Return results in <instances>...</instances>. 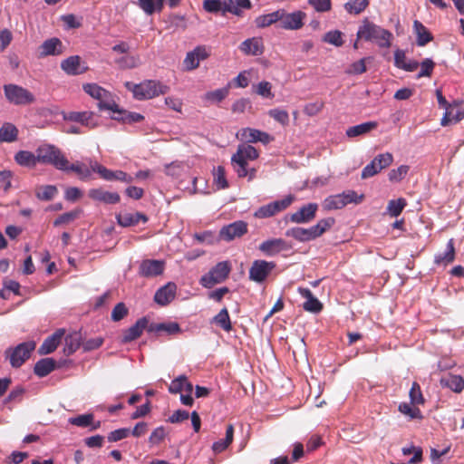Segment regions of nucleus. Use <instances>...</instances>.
<instances>
[{
	"label": "nucleus",
	"mask_w": 464,
	"mask_h": 464,
	"mask_svg": "<svg viewBox=\"0 0 464 464\" xmlns=\"http://www.w3.org/2000/svg\"><path fill=\"white\" fill-rule=\"evenodd\" d=\"M356 35L358 39L373 42L381 48L390 47L392 39V34L389 30L377 25L367 18L359 26Z\"/></svg>",
	"instance_id": "f257e3e1"
},
{
	"label": "nucleus",
	"mask_w": 464,
	"mask_h": 464,
	"mask_svg": "<svg viewBox=\"0 0 464 464\" xmlns=\"http://www.w3.org/2000/svg\"><path fill=\"white\" fill-rule=\"evenodd\" d=\"M125 87L132 92L133 97L139 101L152 99L169 91L168 85L156 80H145L137 84L126 82Z\"/></svg>",
	"instance_id": "f03ea898"
},
{
	"label": "nucleus",
	"mask_w": 464,
	"mask_h": 464,
	"mask_svg": "<svg viewBox=\"0 0 464 464\" xmlns=\"http://www.w3.org/2000/svg\"><path fill=\"white\" fill-rule=\"evenodd\" d=\"M36 160L39 163L53 166L60 170L66 163V157L62 150L53 144H42L36 150Z\"/></svg>",
	"instance_id": "7ed1b4c3"
},
{
	"label": "nucleus",
	"mask_w": 464,
	"mask_h": 464,
	"mask_svg": "<svg viewBox=\"0 0 464 464\" xmlns=\"http://www.w3.org/2000/svg\"><path fill=\"white\" fill-rule=\"evenodd\" d=\"M230 271L229 261L218 262L201 276L199 283L205 288H212L215 285L223 283L228 277Z\"/></svg>",
	"instance_id": "20e7f679"
},
{
	"label": "nucleus",
	"mask_w": 464,
	"mask_h": 464,
	"mask_svg": "<svg viewBox=\"0 0 464 464\" xmlns=\"http://www.w3.org/2000/svg\"><path fill=\"white\" fill-rule=\"evenodd\" d=\"M34 341H27L19 343L15 347H9L5 353L9 358L10 364L13 368H20L24 362L30 358L32 352L35 349Z\"/></svg>",
	"instance_id": "39448f33"
},
{
	"label": "nucleus",
	"mask_w": 464,
	"mask_h": 464,
	"mask_svg": "<svg viewBox=\"0 0 464 464\" xmlns=\"http://www.w3.org/2000/svg\"><path fill=\"white\" fill-rule=\"evenodd\" d=\"M4 92L6 100L14 105H27L34 102V95L27 89L16 84H5Z\"/></svg>",
	"instance_id": "423d86ee"
},
{
	"label": "nucleus",
	"mask_w": 464,
	"mask_h": 464,
	"mask_svg": "<svg viewBox=\"0 0 464 464\" xmlns=\"http://www.w3.org/2000/svg\"><path fill=\"white\" fill-rule=\"evenodd\" d=\"M90 167L92 168V170L99 176L106 180V181H121L127 184L132 183L134 180V178L128 174L127 172L117 169V170H111L104 167L103 165L100 164L96 160H89Z\"/></svg>",
	"instance_id": "0eeeda50"
},
{
	"label": "nucleus",
	"mask_w": 464,
	"mask_h": 464,
	"mask_svg": "<svg viewBox=\"0 0 464 464\" xmlns=\"http://www.w3.org/2000/svg\"><path fill=\"white\" fill-rule=\"evenodd\" d=\"M193 390L194 387L186 375H179L169 386V392L175 394L180 393V401L188 406L193 403Z\"/></svg>",
	"instance_id": "6e6552de"
},
{
	"label": "nucleus",
	"mask_w": 464,
	"mask_h": 464,
	"mask_svg": "<svg viewBox=\"0 0 464 464\" xmlns=\"http://www.w3.org/2000/svg\"><path fill=\"white\" fill-rule=\"evenodd\" d=\"M293 195H287L282 199L275 200L266 205L261 206L254 213L256 218H267L275 216L276 214L286 209L294 201Z\"/></svg>",
	"instance_id": "1a4fd4ad"
},
{
	"label": "nucleus",
	"mask_w": 464,
	"mask_h": 464,
	"mask_svg": "<svg viewBox=\"0 0 464 464\" xmlns=\"http://www.w3.org/2000/svg\"><path fill=\"white\" fill-rule=\"evenodd\" d=\"M276 267V264L273 261L256 259L249 268L248 278L253 282L262 284Z\"/></svg>",
	"instance_id": "9d476101"
},
{
	"label": "nucleus",
	"mask_w": 464,
	"mask_h": 464,
	"mask_svg": "<svg viewBox=\"0 0 464 464\" xmlns=\"http://www.w3.org/2000/svg\"><path fill=\"white\" fill-rule=\"evenodd\" d=\"M258 150L250 144H242L237 147V152L231 157V163L233 166L239 165L240 170L243 175L246 174L244 171V164L247 163V160H255L258 159Z\"/></svg>",
	"instance_id": "9b49d317"
},
{
	"label": "nucleus",
	"mask_w": 464,
	"mask_h": 464,
	"mask_svg": "<svg viewBox=\"0 0 464 464\" xmlns=\"http://www.w3.org/2000/svg\"><path fill=\"white\" fill-rule=\"evenodd\" d=\"M292 248V244L283 238H269L258 246V250L266 256H275L283 251H289Z\"/></svg>",
	"instance_id": "f8f14e48"
},
{
	"label": "nucleus",
	"mask_w": 464,
	"mask_h": 464,
	"mask_svg": "<svg viewBox=\"0 0 464 464\" xmlns=\"http://www.w3.org/2000/svg\"><path fill=\"white\" fill-rule=\"evenodd\" d=\"M203 9L210 14L221 12L222 14L226 13L238 14L239 13L237 8L234 7V0H204Z\"/></svg>",
	"instance_id": "ddd939ff"
},
{
	"label": "nucleus",
	"mask_w": 464,
	"mask_h": 464,
	"mask_svg": "<svg viewBox=\"0 0 464 464\" xmlns=\"http://www.w3.org/2000/svg\"><path fill=\"white\" fill-rule=\"evenodd\" d=\"M318 208V204L314 202L303 205L290 215V221L295 224H307L315 218Z\"/></svg>",
	"instance_id": "4468645a"
},
{
	"label": "nucleus",
	"mask_w": 464,
	"mask_h": 464,
	"mask_svg": "<svg viewBox=\"0 0 464 464\" xmlns=\"http://www.w3.org/2000/svg\"><path fill=\"white\" fill-rule=\"evenodd\" d=\"M150 321L147 316H143L136 321V323L129 327L128 329L123 330L121 335V343H129L136 339H138L146 330L149 333Z\"/></svg>",
	"instance_id": "2eb2a0df"
},
{
	"label": "nucleus",
	"mask_w": 464,
	"mask_h": 464,
	"mask_svg": "<svg viewBox=\"0 0 464 464\" xmlns=\"http://www.w3.org/2000/svg\"><path fill=\"white\" fill-rule=\"evenodd\" d=\"M247 232V224L245 221H235L224 226L219 231V237L225 241H231L240 237Z\"/></svg>",
	"instance_id": "dca6fc26"
},
{
	"label": "nucleus",
	"mask_w": 464,
	"mask_h": 464,
	"mask_svg": "<svg viewBox=\"0 0 464 464\" xmlns=\"http://www.w3.org/2000/svg\"><path fill=\"white\" fill-rule=\"evenodd\" d=\"M305 16L306 14L302 11L288 14L284 9L279 27L285 30H298L303 27Z\"/></svg>",
	"instance_id": "f3484780"
},
{
	"label": "nucleus",
	"mask_w": 464,
	"mask_h": 464,
	"mask_svg": "<svg viewBox=\"0 0 464 464\" xmlns=\"http://www.w3.org/2000/svg\"><path fill=\"white\" fill-rule=\"evenodd\" d=\"M40 57L57 56L63 53L65 47L57 37H52L43 42L39 47Z\"/></svg>",
	"instance_id": "a211bd4d"
},
{
	"label": "nucleus",
	"mask_w": 464,
	"mask_h": 464,
	"mask_svg": "<svg viewBox=\"0 0 464 464\" xmlns=\"http://www.w3.org/2000/svg\"><path fill=\"white\" fill-rule=\"evenodd\" d=\"M165 263L162 260L145 259L139 267V274L144 277H153L163 273Z\"/></svg>",
	"instance_id": "6ab92c4d"
},
{
	"label": "nucleus",
	"mask_w": 464,
	"mask_h": 464,
	"mask_svg": "<svg viewBox=\"0 0 464 464\" xmlns=\"http://www.w3.org/2000/svg\"><path fill=\"white\" fill-rule=\"evenodd\" d=\"M176 291V284L169 282L156 291L154 295V302L160 306L168 305L175 299Z\"/></svg>",
	"instance_id": "aec40b11"
},
{
	"label": "nucleus",
	"mask_w": 464,
	"mask_h": 464,
	"mask_svg": "<svg viewBox=\"0 0 464 464\" xmlns=\"http://www.w3.org/2000/svg\"><path fill=\"white\" fill-rule=\"evenodd\" d=\"M88 197L93 201L109 205H114L121 201L119 193L105 191L102 188H91L88 191Z\"/></svg>",
	"instance_id": "412c9836"
},
{
	"label": "nucleus",
	"mask_w": 464,
	"mask_h": 464,
	"mask_svg": "<svg viewBox=\"0 0 464 464\" xmlns=\"http://www.w3.org/2000/svg\"><path fill=\"white\" fill-rule=\"evenodd\" d=\"M65 334V330L60 328L56 330L52 335L48 336L41 344L38 353L41 355L50 354L56 350Z\"/></svg>",
	"instance_id": "4be33fe9"
},
{
	"label": "nucleus",
	"mask_w": 464,
	"mask_h": 464,
	"mask_svg": "<svg viewBox=\"0 0 464 464\" xmlns=\"http://www.w3.org/2000/svg\"><path fill=\"white\" fill-rule=\"evenodd\" d=\"M82 58L79 55H72L61 63V69L68 75H79L87 71L86 66H82Z\"/></svg>",
	"instance_id": "5701e85b"
},
{
	"label": "nucleus",
	"mask_w": 464,
	"mask_h": 464,
	"mask_svg": "<svg viewBox=\"0 0 464 464\" xmlns=\"http://www.w3.org/2000/svg\"><path fill=\"white\" fill-rule=\"evenodd\" d=\"M94 113L92 111H69L63 112V119L66 121L78 122L89 128H94L95 123L92 122Z\"/></svg>",
	"instance_id": "b1692460"
},
{
	"label": "nucleus",
	"mask_w": 464,
	"mask_h": 464,
	"mask_svg": "<svg viewBox=\"0 0 464 464\" xmlns=\"http://www.w3.org/2000/svg\"><path fill=\"white\" fill-rule=\"evenodd\" d=\"M60 170L64 172H75L78 175V178L82 181H88L92 179V168H88L85 163L82 161H76L74 163H70L66 159V163L63 166V169Z\"/></svg>",
	"instance_id": "393cba45"
},
{
	"label": "nucleus",
	"mask_w": 464,
	"mask_h": 464,
	"mask_svg": "<svg viewBox=\"0 0 464 464\" xmlns=\"http://www.w3.org/2000/svg\"><path fill=\"white\" fill-rule=\"evenodd\" d=\"M208 53L205 46H197L193 51L188 52L184 59V65L187 70L191 71L198 67L199 62L208 58Z\"/></svg>",
	"instance_id": "a878e982"
},
{
	"label": "nucleus",
	"mask_w": 464,
	"mask_h": 464,
	"mask_svg": "<svg viewBox=\"0 0 464 464\" xmlns=\"http://www.w3.org/2000/svg\"><path fill=\"white\" fill-rule=\"evenodd\" d=\"M161 333H165L167 335H176L181 334L182 330L177 322L150 323L149 334L160 335Z\"/></svg>",
	"instance_id": "bb28decb"
},
{
	"label": "nucleus",
	"mask_w": 464,
	"mask_h": 464,
	"mask_svg": "<svg viewBox=\"0 0 464 464\" xmlns=\"http://www.w3.org/2000/svg\"><path fill=\"white\" fill-rule=\"evenodd\" d=\"M116 219L118 224L122 227L136 226L140 221L146 223L149 220L148 217L141 212L120 213L116 215Z\"/></svg>",
	"instance_id": "cd10ccee"
},
{
	"label": "nucleus",
	"mask_w": 464,
	"mask_h": 464,
	"mask_svg": "<svg viewBox=\"0 0 464 464\" xmlns=\"http://www.w3.org/2000/svg\"><path fill=\"white\" fill-rule=\"evenodd\" d=\"M57 367V362L54 359L50 357L43 358L34 364V372L36 376L43 378L47 376Z\"/></svg>",
	"instance_id": "c85d7f7f"
},
{
	"label": "nucleus",
	"mask_w": 464,
	"mask_h": 464,
	"mask_svg": "<svg viewBox=\"0 0 464 464\" xmlns=\"http://www.w3.org/2000/svg\"><path fill=\"white\" fill-rule=\"evenodd\" d=\"M413 32L416 34V44L418 46H425L433 40L432 34L419 20L413 22Z\"/></svg>",
	"instance_id": "c756f323"
},
{
	"label": "nucleus",
	"mask_w": 464,
	"mask_h": 464,
	"mask_svg": "<svg viewBox=\"0 0 464 464\" xmlns=\"http://www.w3.org/2000/svg\"><path fill=\"white\" fill-rule=\"evenodd\" d=\"M285 236L293 237L299 242H308L316 239L312 227L309 228H304L301 227L289 228L285 231Z\"/></svg>",
	"instance_id": "7c9ffc66"
},
{
	"label": "nucleus",
	"mask_w": 464,
	"mask_h": 464,
	"mask_svg": "<svg viewBox=\"0 0 464 464\" xmlns=\"http://www.w3.org/2000/svg\"><path fill=\"white\" fill-rule=\"evenodd\" d=\"M64 341L63 353L67 356L73 354L82 345L81 332L74 331L69 334Z\"/></svg>",
	"instance_id": "2f4dec72"
},
{
	"label": "nucleus",
	"mask_w": 464,
	"mask_h": 464,
	"mask_svg": "<svg viewBox=\"0 0 464 464\" xmlns=\"http://www.w3.org/2000/svg\"><path fill=\"white\" fill-rule=\"evenodd\" d=\"M455 259V247L453 239H450L444 253H439L434 257V263L438 266H447Z\"/></svg>",
	"instance_id": "473e14b6"
},
{
	"label": "nucleus",
	"mask_w": 464,
	"mask_h": 464,
	"mask_svg": "<svg viewBox=\"0 0 464 464\" xmlns=\"http://www.w3.org/2000/svg\"><path fill=\"white\" fill-rule=\"evenodd\" d=\"M282 14H284V9H278L270 14L259 15L255 19L256 26L257 28H266L276 22H280Z\"/></svg>",
	"instance_id": "72a5a7b5"
},
{
	"label": "nucleus",
	"mask_w": 464,
	"mask_h": 464,
	"mask_svg": "<svg viewBox=\"0 0 464 464\" xmlns=\"http://www.w3.org/2000/svg\"><path fill=\"white\" fill-rule=\"evenodd\" d=\"M239 49L246 54L260 55L264 47L259 39L249 38L241 43Z\"/></svg>",
	"instance_id": "f704fd0d"
},
{
	"label": "nucleus",
	"mask_w": 464,
	"mask_h": 464,
	"mask_svg": "<svg viewBox=\"0 0 464 464\" xmlns=\"http://www.w3.org/2000/svg\"><path fill=\"white\" fill-rule=\"evenodd\" d=\"M440 384L455 392L464 389V379L460 375L448 374L440 379Z\"/></svg>",
	"instance_id": "c9c22d12"
},
{
	"label": "nucleus",
	"mask_w": 464,
	"mask_h": 464,
	"mask_svg": "<svg viewBox=\"0 0 464 464\" xmlns=\"http://www.w3.org/2000/svg\"><path fill=\"white\" fill-rule=\"evenodd\" d=\"M15 162L26 168H34L38 163V160H36V152H31L28 150H19L14 155Z\"/></svg>",
	"instance_id": "e433bc0d"
},
{
	"label": "nucleus",
	"mask_w": 464,
	"mask_h": 464,
	"mask_svg": "<svg viewBox=\"0 0 464 464\" xmlns=\"http://www.w3.org/2000/svg\"><path fill=\"white\" fill-rule=\"evenodd\" d=\"M378 123L376 121H367L355 126L349 127L346 130V136L349 138L358 137L370 132L376 129Z\"/></svg>",
	"instance_id": "4c0bfd02"
},
{
	"label": "nucleus",
	"mask_w": 464,
	"mask_h": 464,
	"mask_svg": "<svg viewBox=\"0 0 464 464\" xmlns=\"http://www.w3.org/2000/svg\"><path fill=\"white\" fill-rule=\"evenodd\" d=\"M18 129L11 122H5L0 128V142H14L17 140Z\"/></svg>",
	"instance_id": "58836bf2"
},
{
	"label": "nucleus",
	"mask_w": 464,
	"mask_h": 464,
	"mask_svg": "<svg viewBox=\"0 0 464 464\" xmlns=\"http://www.w3.org/2000/svg\"><path fill=\"white\" fill-rule=\"evenodd\" d=\"M165 0H138V5L148 15L160 13L163 9Z\"/></svg>",
	"instance_id": "ea45409f"
},
{
	"label": "nucleus",
	"mask_w": 464,
	"mask_h": 464,
	"mask_svg": "<svg viewBox=\"0 0 464 464\" xmlns=\"http://www.w3.org/2000/svg\"><path fill=\"white\" fill-rule=\"evenodd\" d=\"M82 89L91 97L98 100L99 102L101 101H106L105 98L110 96V92L97 83H85Z\"/></svg>",
	"instance_id": "a19ab883"
},
{
	"label": "nucleus",
	"mask_w": 464,
	"mask_h": 464,
	"mask_svg": "<svg viewBox=\"0 0 464 464\" xmlns=\"http://www.w3.org/2000/svg\"><path fill=\"white\" fill-rule=\"evenodd\" d=\"M212 323L217 324L226 332H230L232 330L229 314L226 307L221 309L219 313L213 317Z\"/></svg>",
	"instance_id": "79ce46f5"
},
{
	"label": "nucleus",
	"mask_w": 464,
	"mask_h": 464,
	"mask_svg": "<svg viewBox=\"0 0 464 464\" xmlns=\"http://www.w3.org/2000/svg\"><path fill=\"white\" fill-rule=\"evenodd\" d=\"M445 111H448L453 123H458L464 118V102L456 100Z\"/></svg>",
	"instance_id": "37998d69"
},
{
	"label": "nucleus",
	"mask_w": 464,
	"mask_h": 464,
	"mask_svg": "<svg viewBox=\"0 0 464 464\" xmlns=\"http://www.w3.org/2000/svg\"><path fill=\"white\" fill-rule=\"evenodd\" d=\"M335 224V218L329 217L320 219L315 225L312 226L315 238L321 237Z\"/></svg>",
	"instance_id": "c03bdc74"
},
{
	"label": "nucleus",
	"mask_w": 464,
	"mask_h": 464,
	"mask_svg": "<svg viewBox=\"0 0 464 464\" xmlns=\"http://www.w3.org/2000/svg\"><path fill=\"white\" fill-rule=\"evenodd\" d=\"M98 108L100 111L108 110L113 112L111 119L115 121L116 117H124L123 112H127L126 110H123L119 107V105L112 100L111 101H101L98 102Z\"/></svg>",
	"instance_id": "a18cd8bd"
},
{
	"label": "nucleus",
	"mask_w": 464,
	"mask_h": 464,
	"mask_svg": "<svg viewBox=\"0 0 464 464\" xmlns=\"http://www.w3.org/2000/svg\"><path fill=\"white\" fill-rule=\"evenodd\" d=\"M344 207L345 202L342 198L341 194L328 196L323 202V208L325 210L341 209Z\"/></svg>",
	"instance_id": "49530a36"
},
{
	"label": "nucleus",
	"mask_w": 464,
	"mask_h": 464,
	"mask_svg": "<svg viewBox=\"0 0 464 464\" xmlns=\"http://www.w3.org/2000/svg\"><path fill=\"white\" fill-rule=\"evenodd\" d=\"M57 193L58 189L54 185H45L36 189L35 196L40 200L49 201L52 200Z\"/></svg>",
	"instance_id": "de8ad7c7"
},
{
	"label": "nucleus",
	"mask_w": 464,
	"mask_h": 464,
	"mask_svg": "<svg viewBox=\"0 0 464 464\" xmlns=\"http://www.w3.org/2000/svg\"><path fill=\"white\" fill-rule=\"evenodd\" d=\"M229 93V86L210 91L205 93L204 99L212 103L221 102Z\"/></svg>",
	"instance_id": "09e8293b"
},
{
	"label": "nucleus",
	"mask_w": 464,
	"mask_h": 464,
	"mask_svg": "<svg viewBox=\"0 0 464 464\" xmlns=\"http://www.w3.org/2000/svg\"><path fill=\"white\" fill-rule=\"evenodd\" d=\"M369 5V0H350L344 5L349 14H359Z\"/></svg>",
	"instance_id": "8fccbe9b"
},
{
	"label": "nucleus",
	"mask_w": 464,
	"mask_h": 464,
	"mask_svg": "<svg viewBox=\"0 0 464 464\" xmlns=\"http://www.w3.org/2000/svg\"><path fill=\"white\" fill-rule=\"evenodd\" d=\"M406 205L405 198L392 199L388 203L387 210L392 217L396 218L401 215Z\"/></svg>",
	"instance_id": "3c124183"
},
{
	"label": "nucleus",
	"mask_w": 464,
	"mask_h": 464,
	"mask_svg": "<svg viewBox=\"0 0 464 464\" xmlns=\"http://www.w3.org/2000/svg\"><path fill=\"white\" fill-rule=\"evenodd\" d=\"M323 42L340 47L343 44V33L339 30H332L324 34Z\"/></svg>",
	"instance_id": "603ef678"
},
{
	"label": "nucleus",
	"mask_w": 464,
	"mask_h": 464,
	"mask_svg": "<svg viewBox=\"0 0 464 464\" xmlns=\"http://www.w3.org/2000/svg\"><path fill=\"white\" fill-rule=\"evenodd\" d=\"M240 135V139L245 140L247 143H255L258 141V138L260 135V130L252 128H243L237 133V136Z\"/></svg>",
	"instance_id": "864d4df0"
},
{
	"label": "nucleus",
	"mask_w": 464,
	"mask_h": 464,
	"mask_svg": "<svg viewBox=\"0 0 464 464\" xmlns=\"http://www.w3.org/2000/svg\"><path fill=\"white\" fill-rule=\"evenodd\" d=\"M214 183L218 189L228 188V182L226 179V170L223 166H218L214 169Z\"/></svg>",
	"instance_id": "5fc2aeb1"
},
{
	"label": "nucleus",
	"mask_w": 464,
	"mask_h": 464,
	"mask_svg": "<svg viewBox=\"0 0 464 464\" xmlns=\"http://www.w3.org/2000/svg\"><path fill=\"white\" fill-rule=\"evenodd\" d=\"M81 213H82V209H80V208H77V209H74V210H72L69 212H65V213L60 215L53 221V226L59 227L63 224L70 223V222L73 221L74 219H76L80 216Z\"/></svg>",
	"instance_id": "6e6d98bb"
},
{
	"label": "nucleus",
	"mask_w": 464,
	"mask_h": 464,
	"mask_svg": "<svg viewBox=\"0 0 464 464\" xmlns=\"http://www.w3.org/2000/svg\"><path fill=\"white\" fill-rule=\"evenodd\" d=\"M409 396L411 404L413 406L416 404H423L425 402L420 386L418 382H414L411 385V388L409 391Z\"/></svg>",
	"instance_id": "4d7b16f0"
},
{
	"label": "nucleus",
	"mask_w": 464,
	"mask_h": 464,
	"mask_svg": "<svg viewBox=\"0 0 464 464\" xmlns=\"http://www.w3.org/2000/svg\"><path fill=\"white\" fill-rule=\"evenodd\" d=\"M409 169L410 167L408 165H401L397 169H391L388 174L389 180L391 182H400L406 177Z\"/></svg>",
	"instance_id": "13d9d810"
},
{
	"label": "nucleus",
	"mask_w": 464,
	"mask_h": 464,
	"mask_svg": "<svg viewBox=\"0 0 464 464\" xmlns=\"http://www.w3.org/2000/svg\"><path fill=\"white\" fill-rule=\"evenodd\" d=\"M268 115L283 126H286L289 123V114L285 110L272 109L268 111Z\"/></svg>",
	"instance_id": "bf43d9fd"
},
{
	"label": "nucleus",
	"mask_w": 464,
	"mask_h": 464,
	"mask_svg": "<svg viewBox=\"0 0 464 464\" xmlns=\"http://www.w3.org/2000/svg\"><path fill=\"white\" fill-rule=\"evenodd\" d=\"M25 392V390L22 386H17L13 389L10 393L4 400V403H20L22 401L23 396Z\"/></svg>",
	"instance_id": "052dcab7"
},
{
	"label": "nucleus",
	"mask_w": 464,
	"mask_h": 464,
	"mask_svg": "<svg viewBox=\"0 0 464 464\" xmlns=\"http://www.w3.org/2000/svg\"><path fill=\"white\" fill-rule=\"evenodd\" d=\"M420 71L417 74V79L421 77H430L435 67V63L430 58L424 59L420 63Z\"/></svg>",
	"instance_id": "680f3d73"
},
{
	"label": "nucleus",
	"mask_w": 464,
	"mask_h": 464,
	"mask_svg": "<svg viewBox=\"0 0 464 464\" xmlns=\"http://www.w3.org/2000/svg\"><path fill=\"white\" fill-rule=\"evenodd\" d=\"M123 114H124V117H116L115 121H121L122 123L131 124V123L140 122L144 120V116L138 112L127 111V112H123Z\"/></svg>",
	"instance_id": "e2e57ef3"
},
{
	"label": "nucleus",
	"mask_w": 464,
	"mask_h": 464,
	"mask_svg": "<svg viewBox=\"0 0 464 464\" xmlns=\"http://www.w3.org/2000/svg\"><path fill=\"white\" fill-rule=\"evenodd\" d=\"M129 314V309L126 304L122 302L118 303L111 312V320L113 322H119L126 317Z\"/></svg>",
	"instance_id": "0e129e2a"
},
{
	"label": "nucleus",
	"mask_w": 464,
	"mask_h": 464,
	"mask_svg": "<svg viewBox=\"0 0 464 464\" xmlns=\"http://www.w3.org/2000/svg\"><path fill=\"white\" fill-rule=\"evenodd\" d=\"M303 308L307 312L317 314L322 311L323 304L314 295H313L303 304Z\"/></svg>",
	"instance_id": "69168bd1"
},
{
	"label": "nucleus",
	"mask_w": 464,
	"mask_h": 464,
	"mask_svg": "<svg viewBox=\"0 0 464 464\" xmlns=\"http://www.w3.org/2000/svg\"><path fill=\"white\" fill-rule=\"evenodd\" d=\"M271 89H272V84L269 82L263 81V82H260L256 86L255 92H256V93L262 96L263 98L271 99L275 96L274 93L272 92Z\"/></svg>",
	"instance_id": "338daca9"
},
{
	"label": "nucleus",
	"mask_w": 464,
	"mask_h": 464,
	"mask_svg": "<svg viewBox=\"0 0 464 464\" xmlns=\"http://www.w3.org/2000/svg\"><path fill=\"white\" fill-rule=\"evenodd\" d=\"M373 161L376 162L378 169L382 170L392 163L393 156L390 152L379 154L373 159Z\"/></svg>",
	"instance_id": "774afa93"
}]
</instances>
